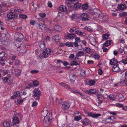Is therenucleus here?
<instances>
[{
	"label": "nucleus",
	"instance_id": "6e6d98bb",
	"mask_svg": "<svg viewBox=\"0 0 127 127\" xmlns=\"http://www.w3.org/2000/svg\"><path fill=\"white\" fill-rule=\"evenodd\" d=\"M83 49L84 50H85L86 52L88 53H89L91 51L90 49L88 47H85Z\"/></svg>",
	"mask_w": 127,
	"mask_h": 127
},
{
	"label": "nucleus",
	"instance_id": "473e14b6",
	"mask_svg": "<svg viewBox=\"0 0 127 127\" xmlns=\"http://www.w3.org/2000/svg\"><path fill=\"white\" fill-rule=\"evenodd\" d=\"M96 92V90L95 89H91L89 90L88 94L91 95L93 94H95Z\"/></svg>",
	"mask_w": 127,
	"mask_h": 127
},
{
	"label": "nucleus",
	"instance_id": "3c124183",
	"mask_svg": "<svg viewBox=\"0 0 127 127\" xmlns=\"http://www.w3.org/2000/svg\"><path fill=\"white\" fill-rule=\"evenodd\" d=\"M33 84L34 86L36 87H37L38 86L39 83L37 80H35L33 81Z\"/></svg>",
	"mask_w": 127,
	"mask_h": 127
},
{
	"label": "nucleus",
	"instance_id": "423d86ee",
	"mask_svg": "<svg viewBox=\"0 0 127 127\" xmlns=\"http://www.w3.org/2000/svg\"><path fill=\"white\" fill-rule=\"evenodd\" d=\"M34 94V97H37V98H35L36 100H38L39 99V96L41 94V92L40 91L37 89H35L33 91Z\"/></svg>",
	"mask_w": 127,
	"mask_h": 127
},
{
	"label": "nucleus",
	"instance_id": "dca6fc26",
	"mask_svg": "<svg viewBox=\"0 0 127 127\" xmlns=\"http://www.w3.org/2000/svg\"><path fill=\"white\" fill-rule=\"evenodd\" d=\"M127 77V71L124 74H123L122 77V79L121 80H120V83H124L125 82V81Z\"/></svg>",
	"mask_w": 127,
	"mask_h": 127
},
{
	"label": "nucleus",
	"instance_id": "603ef678",
	"mask_svg": "<svg viewBox=\"0 0 127 127\" xmlns=\"http://www.w3.org/2000/svg\"><path fill=\"white\" fill-rule=\"evenodd\" d=\"M121 62L124 63V64H127V57H126L125 59L122 60Z\"/></svg>",
	"mask_w": 127,
	"mask_h": 127
},
{
	"label": "nucleus",
	"instance_id": "09e8293b",
	"mask_svg": "<svg viewBox=\"0 0 127 127\" xmlns=\"http://www.w3.org/2000/svg\"><path fill=\"white\" fill-rule=\"evenodd\" d=\"M70 91L74 93H76L78 94L79 92L76 89H74L73 88L70 89Z\"/></svg>",
	"mask_w": 127,
	"mask_h": 127
},
{
	"label": "nucleus",
	"instance_id": "0e129e2a",
	"mask_svg": "<svg viewBox=\"0 0 127 127\" xmlns=\"http://www.w3.org/2000/svg\"><path fill=\"white\" fill-rule=\"evenodd\" d=\"M80 42V38L78 37H76L75 38V42L77 43H79Z\"/></svg>",
	"mask_w": 127,
	"mask_h": 127
},
{
	"label": "nucleus",
	"instance_id": "6ab92c4d",
	"mask_svg": "<svg viewBox=\"0 0 127 127\" xmlns=\"http://www.w3.org/2000/svg\"><path fill=\"white\" fill-rule=\"evenodd\" d=\"M118 63L117 60L115 58H113L110 60V64L112 65H114L117 64Z\"/></svg>",
	"mask_w": 127,
	"mask_h": 127
},
{
	"label": "nucleus",
	"instance_id": "338daca9",
	"mask_svg": "<svg viewBox=\"0 0 127 127\" xmlns=\"http://www.w3.org/2000/svg\"><path fill=\"white\" fill-rule=\"evenodd\" d=\"M99 57L100 56L98 55H95L94 56V57L95 60L98 59Z\"/></svg>",
	"mask_w": 127,
	"mask_h": 127
},
{
	"label": "nucleus",
	"instance_id": "4be33fe9",
	"mask_svg": "<svg viewBox=\"0 0 127 127\" xmlns=\"http://www.w3.org/2000/svg\"><path fill=\"white\" fill-rule=\"evenodd\" d=\"M112 70L114 71L117 72L120 71V69L119 68L118 65L117 64L113 65Z\"/></svg>",
	"mask_w": 127,
	"mask_h": 127
},
{
	"label": "nucleus",
	"instance_id": "cd10ccee",
	"mask_svg": "<svg viewBox=\"0 0 127 127\" xmlns=\"http://www.w3.org/2000/svg\"><path fill=\"white\" fill-rule=\"evenodd\" d=\"M15 74L17 76H19L20 75L21 70L18 68H15L14 69Z\"/></svg>",
	"mask_w": 127,
	"mask_h": 127
},
{
	"label": "nucleus",
	"instance_id": "052dcab7",
	"mask_svg": "<svg viewBox=\"0 0 127 127\" xmlns=\"http://www.w3.org/2000/svg\"><path fill=\"white\" fill-rule=\"evenodd\" d=\"M109 98L111 100H113L114 99V96L113 95H110L109 96Z\"/></svg>",
	"mask_w": 127,
	"mask_h": 127
},
{
	"label": "nucleus",
	"instance_id": "9d476101",
	"mask_svg": "<svg viewBox=\"0 0 127 127\" xmlns=\"http://www.w3.org/2000/svg\"><path fill=\"white\" fill-rule=\"evenodd\" d=\"M120 51L121 53V54L123 55L125 54V55H127V45H124L123 49L122 48H120Z\"/></svg>",
	"mask_w": 127,
	"mask_h": 127
},
{
	"label": "nucleus",
	"instance_id": "aec40b11",
	"mask_svg": "<svg viewBox=\"0 0 127 127\" xmlns=\"http://www.w3.org/2000/svg\"><path fill=\"white\" fill-rule=\"evenodd\" d=\"M67 39H71L76 36V35L74 33H68L65 35Z\"/></svg>",
	"mask_w": 127,
	"mask_h": 127
},
{
	"label": "nucleus",
	"instance_id": "2f4dec72",
	"mask_svg": "<svg viewBox=\"0 0 127 127\" xmlns=\"http://www.w3.org/2000/svg\"><path fill=\"white\" fill-rule=\"evenodd\" d=\"M111 43V40H107L103 44V46L105 47H108L110 45Z\"/></svg>",
	"mask_w": 127,
	"mask_h": 127
},
{
	"label": "nucleus",
	"instance_id": "9b49d317",
	"mask_svg": "<svg viewBox=\"0 0 127 127\" xmlns=\"http://www.w3.org/2000/svg\"><path fill=\"white\" fill-rule=\"evenodd\" d=\"M11 75L9 74L7 75V77H6L4 78L3 79V81L5 83H7L9 84H10L11 83V79L10 77H11Z\"/></svg>",
	"mask_w": 127,
	"mask_h": 127
},
{
	"label": "nucleus",
	"instance_id": "de8ad7c7",
	"mask_svg": "<svg viewBox=\"0 0 127 127\" xmlns=\"http://www.w3.org/2000/svg\"><path fill=\"white\" fill-rule=\"evenodd\" d=\"M88 7V5L87 4H84L82 6V7L83 9V10H85L87 9Z\"/></svg>",
	"mask_w": 127,
	"mask_h": 127
},
{
	"label": "nucleus",
	"instance_id": "ddd939ff",
	"mask_svg": "<svg viewBox=\"0 0 127 127\" xmlns=\"http://www.w3.org/2000/svg\"><path fill=\"white\" fill-rule=\"evenodd\" d=\"M70 81L71 83L72 84H73L75 81L76 78V76L73 74H71L69 76Z\"/></svg>",
	"mask_w": 127,
	"mask_h": 127
},
{
	"label": "nucleus",
	"instance_id": "0eeeda50",
	"mask_svg": "<svg viewBox=\"0 0 127 127\" xmlns=\"http://www.w3.org/2000/svg\"><path fill=\"white\" fill-rule=\"evenodd\" d=\"M17 50L20 53H23L26 52L27 50L25 45H21V46L18 47Z\"/></svg>",
	"mask_w": 127,
	"mask_h": 127
},
{
	"label": "nucleus",
	"instance_id": "4d7b16f0",
	"mask_svg": "<svg viewBox=\"0 0 127 127\" xmlns=\"http://www.w3.org/2000/svg\"><path fill=\"white\" fill-rule=\"evenodd\" d=\"M40 17L42 18H44L46 16V14L44 13H40L39 14Z\"/></svg>",
	"mask_w": 127,
	"mask_h": 127
},
{
	"label": "nucleus",
	"instance_id": "7ed1b4c3",
	"mask_svg": "<svg viewBox=\"0 0 127 127\" xmlns=\"http://www.w3.org/2000/svg\"><path fill=\"white\" fill-rule=\"evenodd\" d=\"M13 123L14 124H17L19 122V119L21 118V114L19 113L17 111H14Z\"/></svg>",
	"mask_w": 127,
	"mask_h": 127
},
{
	"label": "nucleus",
	"instance_id": "2eb2a0df",
	"mask_svg": "<svg viewBox=\"0 0 127 127\" xmlns=\"http://www.w3.org/2000/svg\"><path fill=\"white\" fill-rule=\"evenodd\" d=\"M90 41L91 43L93 45L95 46L96 43V41L95 38L94 36H90Z\"/></svg>",
	"mask_w": 127,
	"mask_h": 127
},
{
	"label": "nucleus",
	"instance_id": "5fc2aeb1",
	"mask_svg": "<svg viewBox=\"0 0 127 127\" xmlns=\"http://www.w3.org/2000/svg\"><path fill=\"white\" fill-rule=\"evenodd\" d=\"M15 64L16 65H19L21 64V62L19 60H16L15 61Z\"/></svg>",
	"mask_w": 127,
	"mask_h": 127
},
{
	"label": "nucleus",
	"instance_id": "7c9ffc66",
	"mask_svg": "<svg viewBox=\"0 0 127 127\" xmlns=\"http://www.w3.org/2000/svg\"><path fill=\"white\" fill-rule=\"evenodd\" d=\"M5 54L4 52H2L0 53V59L2 60H5L6 58L5 57Z\"/></svg>",
	"mask_w": 127,
	"mask_h": 127
},
{
	"label": "nucleus",
	"instance_id": "4c0bfd02",
	"mask_svg": "<svg viewBox=\"0 0 127 127\" xmlns=\"http://www.w3.org/2000/svg\"><path fill=\"white\" fill-rule=\"evenodd\" d=\"M81 6V4L78 2H75L74 5V7L77 8H79Z\"/></svg>",
	"mask_w": 127,
	"mask_h": 127
},
{
	"label": "nucleus",
	"instance_id": "20e7f679",
	"mask_svg": "<svg viewBox=\"0 0 127 127\" xmlns=\"http://www.w3.org/2000/svg\"><path fill=\"white\" fill-rule=\"evenodd\" d=\"M14 38L17 42H20L22 41L23 38V35L21 33H17L15 34Z\"/></svg>",
	"mask_w": 127,
	"mask_h": 127
},
{
	"label": "nucleus",
	"instance_id": "a19ab883",
	"mask_svg": "<svg viewBox=\"0 0 127 127\" xmlns=\"http://www.w3.org/2000/svg\"><path fill=\"white\" fill-rule=\"evenodd\" d=\"M81 116H75L74 117V120L76 121H78L80 120L81 119Z\"/></svg>",
	"mask_w": 127,
	"mask_h": 127
},
{
	"label": "nucleus",
	"instance_id": "f257e3e1",
	"mask_svg": "<svg viewBox=\"0 0 127 127\" xmlns=\"http://www.w3.org/2000/svg\"><path fill=\"white\" fill-rule=\"evenodd\" d=\"M42 115L44 117L43 121V123L44 124H46L48 125H49L52 119L51 115L48 113L47 111L44 110L42 113Z\"/></svg>",
	"mask_w": 127,
	"mask_h": 127
},
{
	"label": "nucleus",
	"instance_id": "79ce46f5",
	"mask_svg": "<svg viewBox=\"0 0 127 127\" xmlns=\"http://www.w3.org/2000/svg\"><path fill=\"white\" fill-rule=\"evenodd\" d=\"M25 100V98H24L23 99H20L17 100V102L18 104H21Z\"/></svg>",
	"mask_w": 127,
	"mask_h": 127
},
{
	"label": "nucleus",
	"instance_id": "39448f33",
	"mask_svg": "<svg viewBox=\"0 0 127 127\" xmlns=\"http://www.w3.org/2000/svg\"><path fill=\"white\" fill-rule=\"evenodd\" d=\"M47 30L48 31H47L48 32H51V31H60L62 30V28L61 27L58 25H55L53 28L51 27L50 28H47Z\"/></svg>",
	"mask_w": 127,
	"mask_h": 127
},
{
	"label": "nucleus",
	"instance_id": "72a5a7b5",
	"mask_svg": "<svg viewBox=\"0 0 127 127\" xmlns=\"http://www.w3.org/2000/svg\"><path fill=\"white\" fill-rule=\"evenodd\" d=\"M53 38L55 42H58L59 39V35H57L53 36Z\"/></svg>",
	"mask_w": 127,
	"mask_h": 127
},
{
	"label": "nucleus",
	"instance_id": "c03bdc74",
	"mask_svg": "<svg viewBox=\"0 0 127 127\" xmlns=\"http://www.w3.org/2000/svg\"><path fill=\"white\" fill-rule=\"evenodd\" d=\"M20 17L24 19H25L27 18V16L25 14H20L19 15Z\"/></svg>",
	"mask_w": 127,
	"mask_h": 127
},
{
	"label": "nucleus",
	"instance_id": "4468645a",
	"mask_svg": "<svg viewBox=\"0 0 127 127\" xmlns=\"http://www.w3.org/2000/svg\"><path fill=\"white\" fill-rule=\"evenodd\" d=\"M7 17L10 19H12L15 18V14L13 12H10L7 14Z\"/></svg>",
	"mask_w": 127,
	"mask_h": 127
},
{
	"label": "nucleus",
	"instance_id": "a18cd8bd",
	"mask_svg": "<svg viewBox=\"0 0 127 127\" xmlns=\"http://www.w3.org/2000/svg\"><path fill=\"white\" fill-rule=\"evenodd\" d=\"M1 73L2 75H5L8 73V71L6 70H1Z\"/></svg>",
	"mask_w": 127,
	"mask_h": 127
},
{
	"label": "nucleus",
	"instance_id": "b1692460",
	"mask_svg": "<svg viewBox=\"0 0 127 127\" xmlns=\"http://www.w3.org/2000/svg\"><path fill=\"white\" fill-rule=\"evenodd\" d=\"M39 26L40 28L42 30H46V31H48L47 30V29L46 28V26L45 24L42 23H40L39 24Z\"/></svg>",
	"mask_w": 127,
	"mask_h": 127
},
{
	"label": "nucleus",
	"instance_id": "774afa93",
	"mask_svg": "<svg viewBox=\"0 0 127 127\" xmlns=\"http://www.w3.org/2000/svg\"><path fill=\"white\" fill-rule=\"evenodd\" d=\"M35 22V21L34 20H31L30 22V24L31 25H33Z\"/></svg>",
	"mask_w": 127,
	"mask_h": 127
},
{
	"label": "nucleus",
	"instance_id": "a211bd4d",
	"mask_svg": "<svg viewBox=\"0 0 127 127\" xmlns=\"http://www.w3.org/2000/svg\"><path fill=\"white\" fill-rule=\"evenodd\" d=\"M38 44L40 48L42 50L46 48L45 47V44L43 41H41L39 42L38 43Z\"/></svg>",
	"mask_w": 127,
	"mask_h": 127
},
{
	"label": "nucleus",
	"instance_id": "5701e85b",
	"mask_svg": "<svg viewBox=\"0 0 127 127\" xmlns=\"http://www.w3.org/2000/svg\"><path fill=\"white\" fill-rule=\"evenodd\" d=\"M81 17L82 18V20L83 21L88 20V17L87 14L83 13L81 15Z\"/></svg>",
	"mask_w": 127,
	"mask_h": 127
},
{
	"label": "nucleus",
	"instance_id": "37998d69",
	"mask_svg": "<svg viewBox=\"0 0 127 127\" xmlns=\"http://www.w3.org/2000/svg\"><path fill=\"white\" fill-rule=\"evenodd\" d=\"M95 82L94 80H91L88 82V84L90 86L93 85L95 84Z\"/></svg>",
	"mask_w": 127,
	"mask_h": 127
},
{
	"label": "nucleus",
	"instance_id": "1a4fd4ad",
	"mask_svg": "<svg viewBox=\"0 0 127 127\" xmlns=\"http://www.w3.org/2000/svg\"><path fill=\"white\" fill-rule=\"evenodd\" d=\"M87 114L88 116L91 117L93 118H97L101 116L100 114L93 113L92 112H88Z\"/></svg>",
	"mask_w": 127,
	"mask_h": 127
},
{
	"label": "nucleus",
	"instance_id": "e2e57ef3",
	"mask_svg": "<svg viewBox=\"0 0 127 127\" xmlns=\"http://www.w3.org/2000/svg\"><path fill=\"white\" fill-rule=\"evenodd\" d=\"M75 114V116H81V114L79 112L76 111L74 113Z\"/></svg>",
	"mask_w": 127,
	"mask_h": 127
},
{
	"label": "nucleus",
	"instance_id": "680f3d73",
	"mask_svg": "<svg viewBox=\"0 0 127 127\" xmlns=\"http://www.w3.org/2000/svg\"><path fill=\"white\" fill-rule=\"evenodd\" d=\"M39 71L36 70H33L30 71V72L32 74H35L38 72Z\"/></svg>",
	"mask_w": 127,
	"mask_h": 127
},
{
	"label": "nucleus",
	"instance_id": "69168bd1",
	"mask_svg": "<svg viewBox=\"0 0 127 127\" xmlns=\"http://www.w3.org/2000/svg\"><path fill=\"white\" fill-rule=\"evenodd\" d=\"M65 66L68 65L69 64V63L67 62L64 61H63L62 63Z\"/></svg>",
	"mask_w": 127,
	"mask_h": 127
},
{
	"label": "nucleus",
	"instance_id": "a878e982",
	"mask_svg": "<svg viewBox=\"0 0 127 127\" xmlns=\"http://www.w3.org/2000/svg\"><path fill=\"white\" fill-rule=\"evenodd\" d=\"M82 123L84 125H86L90 124V121L88 119L85 118L83 120Z\"/></svg>",
	"mask_w": 127,
	"mask_h": 127
},
{
	"label": "nucleus",
	"instance_id": "ea45409f",
	"mask_svg": "<svg viewBox=\"0 0 127 127\" xmlns=\"http://www.w3.org/2000/svg\"><path fill=\"white\" fill-rule=\"evenodd\" d=\"M14 11L17 13H21L23 11V10L18 8H17L14 9Z\"/></svg>",
	"mask_w": 127,
	"mask_h": 127
},
{
	"label": "nucleus",
	"instance_id": "f3484780",
	"mask_svg": "<svg viewBox=\"0 0 127 127\" xmlns=\"http://www.w3.org/2000/svg\"><path fill=\"white\" fill-rule=\"evenodd\" d=\"M99 20L101 22L106 21H107L106 17L103 15H100L98 17Z\"/></svg>",
	"mask_w": 127,
	"mask_h": 127
},
{
	"label": "nucleus",
	"instance_id": "864d4df0",
	"mask_svg": "<svg viewBox=\"0 0 127 127\" xmlns=\"http://www.w3.org/2000/svg\"><path fill=\"white\" fill-rule=\"evenodd\" d=\"M14 95L17 97L18 96H20V92L19 91L16 92L14 93Z\"/></svg>",
	"mask_w": 127,
	"mask_h": 127
},
{
	"label": "nucleus",
	"instance_id": "bf43d9fd",
	"mask_svg": "<svg viewBox=\"0 0 127 127\" xmlns=\"http://www.w3.org/2000/svg\"><path fill=\"white\" fill-rule=\"evenodd\" d=\"M80 74L81 75H85L86 74V73L85 70H81Z\"/></svg>",
	"mask_w": 127,
	"mask_h": 127
},
{
	"label": "nucleus",
	"instance_id": "f03ea898",
	"mask_svg": "<svg viewBox=\"0 0 127 127\" xmlns=\"http://www.w3.org/2000/svg\"><path fill=\"white\" fill-rule=\"evenodd\" d=\"M51 52V50L49 49L45 48L43 49V52L41 53L40 52H36V54L39 58L42 59L46 58L50 55Z\"/></svg>",
	"mask_w": 127,
	"mask_h": 127
},
{
	"label": "nucleus",
	"instance_id": "f8f14e48",
	"mask_svg": "<svg viewBox=\"0 0 127 127\" xmlns=\"http://www.w3.org/2000/svg\"><path fill=\"white\" fill-rule=\"evenodd\" d=\"M115 118L114 116H109L108 118L105 119V122L108 123H112L114 121Z\"/></svg>",
	"mask_w": 127,
	"mask_h": 127
},
{
	"label": "nucleus",
	"instance_id": "412c9836",
	"mask_svg": "<svg viewBox=\"0 0 127 127\" xmlns=\"http://www.w3.org/2000/svg\"><path fill=\"white\" fill-rule=\"evenodd\" d=\"M118 99L119 102H122L125 100V98L123 95L120 94L118 95Z\"/></svg>",
	"mask_w": 127,
	"mask_h": 127
},
{
	"label": "nucleus",
	"instance_id": "c9c22d12",
	"mask_svg": "<svg viewBox=\"0 0 127 127\" xmlns=\"http://www.w3.org/2000/svg\"><path fill=\"white\" fill-rule=\"evenodd\" d=\"M75 33L77 35H81L83 34H85L84 32H82L80 30H76L75 31Z\"/></svg>",
	"mask_w": 127,
	"mask_h": 127
},
{
	"label": "nucleus",
	"instance_id": "8fccbe9b",
	"mask_svg": "<svg viewBox=\"0 0 127 127\" xmlns=\"http://www.w3.org/2000/svg\"><path fill=\"white\" fill-rule=\"evenodd\" d=\"M77 30V29L75 27H73L72 28H71L69 31L70 32H75V31H76V30Z\"/></svg>",
	"mask_w": 127,
	"mask_h": 127
},
{
	"label": "nucleus",
	"instance_id": "f704fd0d",
	"mask_svg": "<svg viewBox=\"0 0 127 127\" xmlns=\"http://www.w3.org/2000/svg\"><path fill=\"white\" fill-rule=\"evenodd\" d=\"M78 94L80 95L81 97H83V98L86 99H87L88 98V97L87 95L83 94L81 92H79Z\"/></svg>",
	"mask_w": 127,
	"mask_h": 127
},
{
	"label": "nucleus",
	"instance_id": "c756f323",
	"mask_svg": "<svg viewBox=\"0 0 127 127\" xmlns=\"http://www.w3.org/2000/svg\"><path fill=\"white\" fill-rule=\"evenodd\" d=\"M126 7V5L124 4H121L118 6V8L120 10L124 9Z\"/></svg>",
	"mask_w": 127,
	"mask_h": 127
},
{
	"label": "nucleus",
	"instance_id": "13d9d810",
	"mask_svg": "<svg viewBox=\"0 0 127 127\" xmlns=\"http://www.w3.org/2000/svg\"><path fill=\"white\" fill-rule=\"evenodd\" d=\"M108 37V34H103V38L104 40L107 39Z\"/></svg>",
	"mask_w": 127,
	"mask_h": 127
},
{
	"label": "nucleus",
	"instance_id": "58836bf2",
	"mask_svg": "<svg viewBox=\"0 0 127 127\" xmlns=\"http://www.w3.org/2000/svg\"><path fill=\"white\" fill-rule=\"evenodd\" d=\"M65 45L69 47H71L73 46V43L70 42H66L65 44Z\"/></svg>",
	"mask_w": 127,
	"mask_h": 127
},
{
	"label": "nucleus",
	"instance_id": "49530a36",
	"mask_svg": "<svg viewBox=\"0 0 127 127\" xmlns=\"http://www.w3.org/2000/svg\"><path fill=\"white\" fill-rule=\"evenodd\" d=\"M84 53L82 51H80L78 52L76 54V56L77 57H79L83 55Z\"/></svg>",
	"mask_w": 127,
	"mask_h": 127
},
{
	"label": "nucleus",
	"instance_id": "e433bc0d",
	"mask_svg": "<svg viewBox=\"0 0 127 127\" xmlns=\"http://www.w3.org/2000/svg\"><path fill=\"white\" fill-rule=\"evenodd\" d=\"M79 64L77 62L74 61H72L70 63V65L71 66H73L74 65H78Z\"/></svg>",
	"mask_w": 127,
	"mask_h": 127
},
{
	"label": "nucleus",
	"instance_id": "c85d7f7f",
	"mask_svg": "<svg viewBox=\"0 0 127 127\" xmlns=\"http://www.w3.org/2000/svg\"><path fill=\"white\" fill-rule=\"evenodd\" d=\"M10 122L6 121L3 123V125L5 127H9L10 126Z\"/></svg>",
	"mask_w": 127,
	"mask_h": 127
},
{
	"label": "nucleus",
	"instance_id": "6e6552de",
	"mask_svg": "<svg viewBox=\"0 0 127 127\" xmlns=\"http://www.w3.org/2000/svg\"><path fill=\"white\" fill-rule=\"evenodd\" d=\"M70 106V104L68 102L63 103L61 108L63 110H65L68 109Z\"/></svg>",
	"mask_w": 127,
	"mask_h": 127
},
{
	"label": "nucleus",
	"instance_id": "bb28decb",
	"mask_svg": "<svg viewBox=\"0 0 127 127\" xmlns=\"http://www.w3.org/2000/svg\"><path fill=\"white\" fill-rule=\"evenodd\" d=\"M59 85L64 87L66 89H69V87L67 84L63 82H61L59 83Z\"/></svg>",
	"mask_w": 127,
	"mask_h": 127
},
{
	"label": "nucleus",
	"instance_id": "393cba45",
	"mask_svg": "<svg viewBox=\"0 0 127 127\" xmlns=\"http://www.w3.org/2000/svg\"><path fill=\"white\" fill-rule=\"evenodd\" d=\"M59 10L62 12H64L66 11L67 8L65 5H61L59 7Z\"/></svg>",
	"mask_w": 127,
	"mask_h": 127
}]
</instances>
